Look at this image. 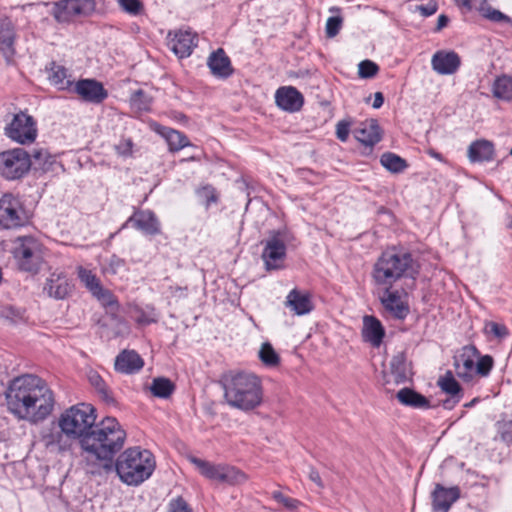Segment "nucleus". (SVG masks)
<instances>
[{
	"mask_svg": "<svg viewBox=\"0 0 512 512\" xmlns=\"http://www.w3.org/2000/svg\"><path fill=\"white\" fill-rule=\"evenodd\" d=\"M197 34L189 30H178L173 36L168 34V46L179 58H185L192 54L197 46Z\"/></svg>",
	"mask_w": 512,
	"mask_h": 512,
	"instance_id": "ddd939ff",
	"label": "nucleus"
},
{
	"mask_svg": "<svg viewBox=\"0 0 512 512\" xmlns=\"http://www.w3.org/2000/svg\"><path fill=\"white\" fill-rule=\"evenodd\" d=\"M493 157L494 145L489 140H476L468 148L469 160H491Z\"/></svg>",
	"mask_w": 512,
	"mask_h": 512,
	"instance_id": "7c9ffc66",
	"label": "nucleus"
},
{
	"mask_svg": "<svg viewBox=\"0 0 512 512\" xmlns=\"http://www.w3.org/2000/svg\"><path fill=\"white\" fill-rule=\"evenodd\" d=\"M51 75L49 76L50 81L58 86L59 89H68L72 85V81L68 78L67 69L61 65L55 63L51 67Z\"/></svg>",
	"mask_w": 512,
	"mask_h": 512,
	"instance_id": "58836bf2",
	"label": "nucleus"
},
{
	"mask_svg": "<svg viewBox=\"0 0 512 512\" xmlns=\"http://www.w3.org/2000/svg\"><path fill=\"white\" fill-rule=\"evenodd\" d=\"M391 373L394 375L396 383L405 382L410 375V367L406 360L404 352H398L390 361Z\"/></svg>",
	"mask_w": 512,
	"mask_h": 512,
	"instance_id": "2f4dec72",
	"label": "nucleus"
},
{
	"mask_svg": "<svg viewBox=\"0 0 512 512\" xmlns=\"http://www.w3.org/2000/svg\"><path fill=\"white\" fill-rule=\"evenodd\" d=\"M292 237L287 230L272 231L269 237L262 241L261 258L267 271L280 270L284 267L287 244Z\"/></svg>",
	"mask_w": 512,
	"mask_h": 512,
	"instance_id": "6e6552de",
	"label": "nucleus"
},
{
	"mask_svg": "<svg viewBox=\"0 0 512 512\" xmlns=\"http://www.w3.org/2000/svg\"><path fill=\"white\" fill-rule=\"evenodd\" d=\"M72 286L68 278L63 273H52L46 280L44 292L49 297L57 300L65 299L71 292Z\"/></svg>",
	"mask_w": 512,
	"mask_h": 512,
	"instance_id": "412c9836",
	"label": "nucleus"
},
{
	"mask_svg": "<svg viewBox=\"0 0 512 512\" xmlns=\"http://www.w3.org/2000/svg\"><path fill=\"white\" fill-rule=\"evenodd\" d=\"M48 158L50 154L44 148L34 149L32 154L23 148H14L0 153V160H47Z\"/></svg>",
	"mask_w": 512,
	"mask_h": 512,
	"instance_id": "c756f323",
	"label": "nucleus"
},
{
	"mask_svg": "<svg viewBox=\"0 0 512 512\" xmlns=\"http://www.w3.org/2000/svg\"><path fill=\"white\" fill-rule=\"evenodd\" d=\"M74 92L86 102L100 104L107 97L108 92L103 84L95 79H81L74 85Z\"/></svg>",
	"mask_w": 512,
	"mask_h": 512,
	"instance_id": "4468645a",
	"label": "nucleus"
},
{
	"mask_svg": "<svg viewBox=\"0 0 512 512\" xmlns=\"http://www.w3.org/2000/svg\"><path fill=\"white\" fill-rule=\"evenodd\" d=\"M362 335L365 341L374 347L380 346L385 332L381 322L373 316H365L363 319Z\"/></svg>",
	"mask_w": 512,
	"mask_h": 512,
	"instance_id": "cd10ccee",
	"label": "nucleus"
},
{
	"mask_svg": "<svg viewBox=\"0 0 512 512\" xmlns=\"http://www.w3.org/2000/svg\"><path fill=\"white\" fill-rule=\"evenodd\" d=\"M309 479L314 482L320 489L324 488V484L322 482V479L320 477L319 472L314 469L313 467L310 468L308 473Z\"/></svg>",
	"mask_w": 512,
	"mask_h": 512,
	"instance_id": "680f3d73",
	"label": "nucleus"
},
{
	"mask_svg": "<svg viewBox=\"0 0 512 512\" xmlns=\"http://www.w3.org/2000/svg\"><path fill=\"white\" fill-rule=\"evenodd\" d=\"M131 106L138 111L150 109L151 98L141 89L135 91L130 98Z\"/></svg>",
	"mask_w": 512,
	"mask_h": 512,
	"instance_id": "49530a36",
	"label": "nucleus"
},
{
	"mask_svg": "<svg viewBox=\"0 0 512 512\" xmlns=\"http://www.w3.org/2000/svg\"><path fill=\"white\" fill-rule=\"evenodd\" d=\"M56 18L61 21L68 16H88L95 10L94 0H66L60 4Z\"/></svg>",
	"mask_w": 512,
	"mask_h": 512,
	"instance_id": "aec40b11",
	"label": "nucleus"
},
{
	"mask_svg": "<svg viewBox=\"0 0 512 512\" xmlns=\"http://www.w3.org/2000/svg\"><path fill=\"white\" fill-rule=\"evenodd\" d=\"M438 386L449 396H462L461 387L451 372H447L444 377L438 380Z\"/></svg>",
	"mask_w": 512,
	"mask_h": 512,
	"instance_id": "c03bdc74",
	"label": "nucleus"
},
{
	"mask_svg": "<svg viewBox=\"0 0 512 512\" xmlns=\"http://www.w3.org/2000/svg\"><path fill=\"white\" fill-rule=\"evenodd\" d=\"M15 38L16 35L14 29L11 27L0 32V51L8 63L13 60L15 55Z\"/></svg>",
	"mask_w": 512,
	"mask_h": 512,
	"instance_id": "c9c22d12",
	"label": "nucleus"
},
{
	"mask_svg": "<svg viewBox=\"0 0 512 512\" xmlns=\"http://www.w3.org/2000/svg\"><path fill=\"white\" fill-rule=\"evenodd\" d=\"M199 472L207 479L230 485L241 484L246 481V475L235 467L227 465H215L209 461L196 457L190 458Z\"/></svg>",
	"mask_w": 512,
	"mask_h": 512,
	"instance_id": "1a4fd4ad",
	"label": "nucleus"
},
{
	"mask_svg": "<svg viewBox=\"0 0 512 512\" xmlns=\"http://www.w3.org/2000/svg\"><path fill=\"white\" fill-rule=\"evenodd\" d=\"M493 367V358L489 355L482 356L476 366V372L481 376H487Z\"/></svg>",
	"mask_w": 512,
	"mask_h": 512,
	"instance_id": "5fc2aeb1",
	"label": "nucleus"
},
{
	"mask_svg": "<svg viewBox=\"0 0 512 512\" xmlns=\"http://www.w3.org/2000/svg\"><path fill=\"white\" fill-rule=\"evenodd\" d=\"M67 433L63 429H56L55 427H49L42 431L41 441L44 446L51 452H64L71 448V440Z\"/></svg>",
	"mask_w": 512,
	"mask_h": 512,
	"instance_id": "f3484780",
	"label": "nucleus"
},
{
	"mask_svg": "<svg viewBox=\"0 0 512 512\" xmlns=\"http://www.w3.org/2000/svg\"><path fill=\"white\" fill-rule=\"evenodd\" d=\"M461 65L459 55L452 50H438L431 58L432 69L439 75H452Z\"/></svg>",
	"mask_w": 512,
	"mask_h": 512,
	"instance_id": "2eb2a0df",
	"label": "nucleus"
},
{
	"mask_svg": "<svg viewBox=\"0 0 512 512\" xmlns=\"http://www.w3.org/2000/svg\"><path fill=\"white\" fill-rule=\"evenodd\" d=\"M502 440L509 442L512 440V421L505 423L501 431Z\"/></svg>",
	"mask_w": 512,
	"mask_h": 512,
	"instance_id": "e2e57ef3",
	"label": "nucleus"
},
{
	"mask_svg": "<svg viewBox=\"0 0 512 512\" xmlns=\"http://www.w3.org/2000/svg\"><path fill=\"white\" fill-rule=\"evenodd\" d=\"M129 224L145 235L155 236L161 233L160 221L151 210H136L122 225V229Z\"/></svg>",
	"mask_w": 512,
	"mask_h": 512,
	"instance_id": "f8f14e48",
	"label": "nucleus"
},
{
	"mask_svg": "<svg viewBox=\"0 0 512 512\" xmlns=\"http://www.w3.org/2000/svg\"><path fill=\"white\" fill-rule=\"evenodd\" d=\"M143 365L144 362L142 358L135 351L124 350L115 360V369L126 374L139 371Z\"/></svg>",
	"mask_w": 512,
	"mask_h": 512,
	"instance_id": "bb28decb",
	"label": "nucleus"
},
{
	"mask_svg": "<svg viewBox=\"0 0 512 512\" xmlns=\"http://www.w3.org/2000/svg\"><path fill=\"white\" fill-rule=\"evenodd\" d=\"M353 135L355 139L366 148H372L381 140V129L378 122L374 119L361 123L354 128Z\"/></svg>",
	"mask_w": 512,
	"mask_h": 512,
	"instance_id": "6ab92c4d",
	"label": "nucleus"
},
{
	"mask_svg": "<svg viewBox=\"0 0 512 512\" xmlns=\"http://www.w3.org/2000/svg\"><path fill=\"white\" fill-rule=\"evenodd\" d=\"M0 316L12 324H17L25 320L24 310L14 307L12 305H7L2 307L0 311Z\"/></svg>",
	"mask_w": 512,
	"mask_h": 512,
	"instance_id": "a18cd8bd",
	"label": "nucleus"
},
{
	"mask_svg": "<svg viewBox=\"0 0 512 512\" xmlns=\"http://www.w3.org/2000/svg\"><path fill=\"white\" fill-rule=\"evenodd\" d=\"M438 9L437 2L430 0L427 4L416 6V10L421 13L422 16H431L436 13Z\"/></svg>",
	"mask_w": 512,
	"mask_h": 512,
	"instance_id": "bf43d9fd",
	"label": "nucleus"
},
{
	"mask_svg": "<svg viewBox=\"0 0 512 512\" xmlns=\"http://www.w3.org/2000/svg\"><path fill=\"white\" fill-rule=\"evenodd\" d=\"M379 71L376 63L370 60H364L359 63L358 74L361 78L367 79L374 77Z\"/></svg>",
	"mask_w": 512,
	"mask_h": 512,
	"instance_id": "09e8293b",
	"label": "nucleus"
},
{
	"mask_svg": "<svg viewBox=\"0 0 512 512\" xmlns=\"http://www.w3.org/2000/svg\"><path fill=\"white\" fill-rule=\"evenodd\" d=\"M29 222V213L21 200L11 193L0 198V225L6 229L24 226Z\"/></svg>",
	"mask_w": 512,
	"mask_h": 512,
	"instance_id": "9d476101",
	"label": "nucleus"
},
{
	"mask_svg": "<svg viewBox=\"0 0 512 512\" xmlns=\"http://www.w3.org/2000/svg\"><path fill=\"white\" fill-rule=\"evenodd\" d=\"M32 166V162H0V173L8 180L21 178Z\"/></svg>",
	"mask_w": 512,
	"mask_h": 512,
	"instance_id": "473e14b6",
	"label": "nucleus"
},
{
	"mask_svg": "<svg viewBox=\"0 0 512 512\" xmlns=\"http://www.w3.org/2000/svg\"><path fill=\"white\" fill-rule=\"evenodd\" d=\"M492 93L497 99L512 101V76L504 74L497 77L492 86Z\"/></svg>",
	"mask_w": 512,
	"mask_h": 512,
	"instance_id": "72a5a7b5",
	"label": "nucleus"
},
{
	"mask_svg": "<svg viewBox=\"0 0 512 512\" xmlns=\"http://www.w3.org/2000/svg\"><path fill=\"white\" fill-rule=\"evenodd\" d=\"M150 127L157 134L165 138L171 151H178L189 145L188 138L177 130L162 126L156 122L151 123Z\"/></svg>",
	"mask_w": 512,
	"mask_h": 512,
	"instance_id": "a878e982",
	"label": "nucleus"
},
{
	"mask_svg": "<svg viewBox=\"0 0 512 512\" xmlns=\"http://www.w3.org/2000/svg\"><path fill=\"white\" fill-rule=\"evenodd\" d=\"M196 197L200 204L204 205L208 210L211 205L219 202V193L215 187L210 184H205L195 190Z\"/></svg>",
	"mask_w": 512,
	"mask_h": 512,
	"instance_id": "4c0bfd02",
	"label": "nucleus"
},
{
	"mask_svg": "<svg viewBox=\"0 0 512 512\" xmlns=\"http://www.w3.org/2000/svg\"><path fill=\"white\" fill-rule=\"evenodd\" d=\"M121 9L130 15H139L143 11V4L140 0H117Z\"/></svg>",
	"mask_w": 512,
	"mask_h": 512,
	"instance_id": "8fccbe9b",
	"label": "nucleus"
},
{
	"mask_svg": "<svg viewBox=\"0 0 512 512\" xmlns=\"http://www.w3.org/2000/svg\"><path fill=\"white\" fill-rule=\"evenodd\" d=\"M285 305L298 316L308 314L313 310L310 295L298 289H293L289 292L286 297Z\"/></svg>",
	"mask_w": 512,
	"mask_h": 512,
	"instance_id": "393cba45",
	"label": "nucleus"
},
{
	"mask_svg": "<svg viewBox=\"0 0 512 512\" xmlns=\"http://www.w3.org/2000/svg\"><path fill=\"white\" fill-rule=\"evenodd\" d=\"M350 127L351 124L348 121H339L336 125V136L337 138L345 142L348 139L349 133H350Z\"/></svg>",
	"mask_w": 512,
	"mask_h": 512,
	"instance_id": "4d7b16f0",
	"label": "nucleus"
},
{
	"mask_svg": "<svg viewBox=\"0 0 512 512\" xmlns=\"http://www.w3.org/2000/svg\"><path fill=\"white\" fill-rule=\"evenodd\" d=\"M12 253L23 271L37 272L43 262V246L33 236L17 237L13 241Z\"/></svg>",
	"mask_w": 512,
	"mask_h": 512,
	"instance_id": "0eeeda50",
	"label": "nucleus"
},
{
	"mask_svg": "<svg viewBox=\"0 0 512 512\" xmlns=\"http://www.w3.org/2000/svg\"><path fill=\"white\" fill-rule=\"evenodd\" d=\"M4 131L8 138L20 144L33 143L37 138L36 121L23 111L14 114Z\"/></svg>",
	"mask_w": 512,
	"mask_h": 512,
	"instance_id": "9b49d317",
	"label": "nucleus"
},
{
	"mask_svg": "<svg viewBox=\"0 0 512 512\" xmlns=\"http://www.w3.org/2000/svg\"><path fill=\"white\" fill-rule=\"evenodd\" d=\"M380 160H403V159L394 153L387 152L381 156Z\"/></svg>",
	"mask_w": 512,
	"mask_h": 512,
	"instance_id": "774afa93",
	"label": "nucleus"
},
{
	"mask_svg": "<svg viewBox=\"0 0 512 512\" xmlns=\"http://www.w3.org/2000/svg\"><path fill=\"white\" fill-rule=\"evenodd\" d=\"M133 142L130 138L121 139L116 145V150L119 156L130 157L132 156Z\"/></svg>",
	"mask_w": 512,
	"mask_h": 512,
	"instance_id": "6e6d98bb",
	"label": "nucleus"
},
{
	"mask_svg": "<svg viewBox=\"0 0 512 512\" xmlns=\"http://www.w3.org/2000/svg\"><path fill=\"white\" fill-rule=\"evenodd\" d=\"M396 398L402 405L415 409H427L430 407V402L425 396L410 388L405 387L399 390Z\"/></svg>",
	"mask_w": 512,
	"mask_h": 512,
	"instance_id": "c85d7f7f",
	"label": "nucleus"
},
{
	"mask_svg": "<svg viewBox=\"0 0 512 512\" xmlns=\"http://www.w3.org/2000/svg\"><path fill=\"white\" fill-rule=\"evenodd\" d=\"M384 103V96L381 92H376L374 94L373 108L379 109Z\"/></svg>",
	"mask_w": 512,
	"mask_h": 512,
	"instance_id": "338daca9",
	"label": "nucleus"
},
{
	"mask_svg": "<svg viewBox=\"0 0 512 512\" xmlns=\"http://www.w3.org/2000/svg\"><path fill=\"white\" fill-rule=\"evenodd\" d=\"M156 466L153 454L141 447H131L122 452L115 463L122 482L137 486L147 480Z\"/></svg>",
	"mask_w": 512,
	"mask_h": 512,
	"instance_id": "39448f33",
	"label": "nucleus"
},
{
	"mask_svg": "<svg viewBox=\"0 0 512 512\" xmlns=\"http://www.w3.org/2000/svg\"><path fill=\"white\" fill-rule=\"evenodd\" d=\"M342 22H343V19L340 16L329 17L327 19L326 29H325L327 37H329V38L335 37L339 33V31L342 27Z\"/></svg>",
	"mask_w": 512,
	"mask_h": 512,
	"instance_id": "864d4df0",
	"label": "nucleus"
},
{
	"mask_svg": "<svg viewBox=\"0 0 512 512\" xmlns=\"http://www.w3.org/2000/svg\"><path fill=\"white\" fill-rule=\"evenodd\" d=\"M169 507L170 512H192L186 501L181 497L172 500Z\"/></svg>",
	"mask_w": 512,
	"mask_h": 512,
	"instance_id": "13d9d810",
	"label": "nucleus"
},
{
	"mask_svg": "<svg viewBox=\"0 0 512 512\" xmlns=\"http://www.w3.org/2000/svg\"><path fill=\"white\" fill-rule=\"evenodd\" d=\"M272 497L274 500L282 504L285 508H287L290 511L296 510L300 505V501L291 497H287L280 491H274L272 493Z\"/></svg>",
	"mask_w": 512,
	"mask_h": 512,
	"instance_id": "3c124183",
	"label": "nucleus"
},
{
	"mask_svg": "<svg viewBox=\"0 0 512 512\" xmlns=\"http://www.w3.org/2000/svg\"><path fill=\"white\" fill-rule=\"evenodd\" d=\"M150 390L156 397L168 398L174 391V385L167 378H156L153 380Z\"/></svg>",
	"mask_w": 512,
	"mask_h": 512,
	"instance_id": "a19ab883",
	"label": "nucleus"
},
{
	"mask_svg": "<svg viewBox=\"0 0 512 512\" xmlns=\"http://www.w3.org/2000/svg\"><path fill=\"white\" fill-rule=\"evenodd\" d=\"M96 414L92 405L80 403L66 409L58 418V427L73 439H79L82 446L84 437L90 435L95 425Z\"/></svg>",
	"mask_w": 512,
	"mask_h": 512,
	"instance_id": "423d86ee",
	"label": "nucleus"
},
{
	"mask_svg": "<svg viewBox=\"0 0 512 512\" xmlns=\"http://www.w3.org/2000/svg\"><path fill=\"white\" fill-rule=\"evenodd\" d=\"M449 22V18L444 15V14H441L439 17H438V20H437V25H436V28H435V31H440L442 30L444 27L447 26Z\"/></svg>",
	"mask_w": 512,
	"mask_h": 512,
	"instance_id": "69168bd1",
	"label": "nucleus"
},
{
	"mask_svg": "<svg viewBox=\"0 0 512 512\" xmlns=\"http://www.w3.org/2000/svg\"><path fill=\"white\" fill-rule=\"evenodd\" d=\"M459 498L460 489L458 486L446 488L437 483L432 492V508L434 511L448 512Z\"/></svg>",
	"mask_w": 512,
	"mask_h": 512,
	"instance_id": "dca6fc26",
	"label": "nucleus"
},
{
	"mask_svg": "<svg viewBox=\"0 0 512 512\" xmlns=\"http://www.w3.org/2000/svg\"><path fill=\"white\" fill-rule=\"evenodd\" d=\"M478 10L484 18H486L492 22L512 23V19L509 16H507L504 13H502L501 11L493 8L491 5H489L487 3L486 0H481Z\"/></svg>",
	"mask_w": 512,
	"mask_h": 512,
	"instance_id": "ea45409f",
	"label": "nucleus"
},
{
	"mask_svg": "<svg viewBox=\"0 0 512 512\" xmlns=\"http://www.w3.org/2000/svg\"><path fill=\"white\" fill-rule=\"evenodd\" d=\"M418 266L412 255L395 249L384 251L373 266L372 280L376 286L392 288L403 277L414 278Z\"/></svg>",
	"mask_w": 512,
	"mask_h": 512,
	"instance_id": "20e7f679",
	"label": "nucleus"
},
{
	"mask_svg": "<svg viewBox=\"0 0 512 512\" xmlns=\"http://www.w3.org/2000/svg\"><path fill=\"white\" fill-rule=\"evenodd\" d=\"M461 396H450L442 401V405L446 409H452L460 401Z\"/></svg>",
	"mask_w": 512,
	"mask_h": 512,
	"instance_id": "0e129e2a",
	"label": "nucleus"
},
{
	"mask_svg": "<svg viewBox=\"0 0 512 512\" xmlns=\"http://www.w3.org/2000/svg\"><path fill=\"white\" fill-rule=\"evenodd\" d=\"M384 293L380 301L384 308L398 319H404L408 312V305L402 301L398 291H391V288H383Z\"/></svg>",
	"mask_w": 512,
	"mask_h": 512,
	"instance_id": "4be33fe9",
	"label": "nucleus"
},
{
	"mask_svg": "<svg viewBox=\"0 0 512 512\" xmlns=\"http://www.w3.org/2000/svg\"><path fill=\"white\" fill-rule=\"evenodd\" d=\"M88 380L92 387L96 390L99 397L107 404H114L115 399L112 395L111 390L102 379V377L96 371H90L88 373Z\"/></svg>",
	"mask_w": 512,
	"mask_h": 512,
	"instance_id": "f704fd0d",
	"label": "nucleus"
},
{
	"mask_svg": "<svg viewBox=\"0 0 512 512\" xmlns=\"http://www.w3.org/2000/svg\"><path fill=\"white\" fill-rule=\"evenodd\" d=\"M455 369L456 374L464 379V380H470L472 377V372L475 368V363L473 359L469 357H465L464 355H461L460 357L455 359Z\"/></svg>",
	"mask_w": 512,
	"mask_h": 512,
	"instance_id": "37998d69",
	"label": "nucleus"
},
{
	"mask_svg": "<svg viewBox=\"0 0 512 512\" xmlns=\"http://www.w3.org/2000/svg\"><path fill=\"white\" fill-rule=\"evenodd\" d=\"M382 166L385 167L391 173H401L407 167V162H381Z\"/></svg>",
	"mask_w": 512,
	"mask_h": 512,
	"instance_id": "052dcab7",
	"label": "nucleus"
},
{
	"mask_svg": "<svg viewBox=\"0 0 512 512\" xmlns=\"http://www.w3.org/2000/svg\"><path fill=\"white\" fill-rule=\"evenodd\" d=\"M8 410L18 419L36 424L53 411L54 395L46 382L25 374L10 381L5 392Z\"/></svg>",
	"mask_w": 512,
	"mask_h": 512,
	"instance_id": "f257e3e1",
	"label": "nucleus"
},
{
	"mask_svg": "<svg viewBox=\"0 0 512 512\" xmlns=\"http://www.w3.org/2000/svg\"><path fill=\"white\" fill-rule=\"evenodd\" d=\"M126 432L114 417H107L82 440V449L88 459L101 461L106 469L112 468L113 458L124 446Z\"/></svg>",
	"mask_w": 512,
	"mask_h": 512,
	"instance_id": "f03ea898",
	"label": "nucleus"
},
{
	"mask_svg": "<svg viewBox=\"0 0 512 512\" xmlns=\"http://www.w3.org/2000/svg\"><path fill=\"white\" fill-rule=\"evenodd\" d=\"M102 269L106 274L116 275L125 269V260L116 255H112L106 263L103 264Z\"/></svg>",
	"mask_w": 512,
	"mask_h": 512,
	"instance_id": "de8ad7c7",
	"label": "nucleus"
},
{
	"mask_svg": "<svg viewBox=\"0 0 512 512\" xmlns=\"http://www.w3.org/2000/svg\"><path fill=\"white\" fill-rule=\"evenodd\" d=\"M79 278L86 285V287L96 296L99 300L103 301L105 305H114L116 301L110 291L104 289L97 277L91 271L80 269Z\"/></svg>",
	"mask_w": 512,
	"mask_h": 512,
	"instance_id": "5701e85b",
	"label": "nucleus"
},
{
	"mask_svg": "<svg viewBox=\"0 0 512 512\" xmlns=\"http://www.w3.org/2000/svg\"><path fill=\"white\" fill-rule=\"evenodd\" d=\"M258 356L261 362L269 367H276L280 363V357L278 353L274 350L269 342H265L261 345Z\"/></svg>",
	"mask_w": 512,
	"mask_h": 512,
	"instance_id": "79ce46f5",
	"label": "nucleus"
},
{
	"mask_svg": "<svg viewBox=\"0 0 512 512\" xmlns=\"http://www.w3.org/2000/svg\"><path fill=\"white\" fill-rule=\"evenodd\" d=\"M221 385L226 403L233 408L247 412L262 403V381L255 374L229 372L223 375Z\"/></svg>",
	"mask_w": 512,
	"mask_h": 512,
	"instance_id": "7ed1b4c3",
	"label": "nucleus"
},
{
	"mask_svg": "<svg viewBox=\"0 0 512 512\" xmlns=\"http://www.w3.org/2000/svg\"><path fill=\"white\" fill-rule=\"evenodd\" d=\"M131 317L139 325H148L157 322L158 315L153 306L147 305L145 307L135 306L131 309Z\"/></svg>",
	"mask_w": 512,
	"mask_h": 512,
	"instance_id": "e433bc0d",
	"label": "nucleus"
},
{
	"mask_svg": "<svg viewBox=\"0 0 512 512\" xmlns=\"http://www.w3.org/2000/svg\"><path fill=\"white\" fill-rule=\"evenodd\" d=\"M275 101L279 108L288 112H296L303 106L302 94L292 86L281 87L276 91Z\"/></svg>",
	"mask_w": 512,
	"mask_h": 512,
	"instance_id": "a211bd4d",
	"label": "nucleus"
},
{
	"mask_svg": "<svg viewBox=\"0 0 512 512\" xmlns=\"http://www.w3.org/2000/svg\"><path fill=\"white\" fill-rule=\"evenodd\" d=\"M207 65L210 68L211 73L219 78H227L233 72L230 59L222 48H219L210 54L207 60Z\"/></svg>",
	"mask_w": 512,
	"mask_h": 512,
	"instance_id": "b1692460",
	"label": "nucleus"
},
{
	"mask_svg": "<svg viewBox=\"0 0 512 512\" xmlns=\"http://www.w3.org/2000/svg\"><path fill=\"white\" fill-rule=\"evenodd\" d=\"M487 333L494 335L498 339L506 338L509 334L507 327L497 322H488L485 325Z\"/></svg>",
	"mask_w": 512,
	"mask_h": 512,
	"instance_id": "603ef678",
	"label": "nucleus"
}]
</instances>
